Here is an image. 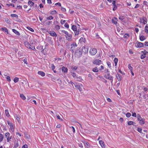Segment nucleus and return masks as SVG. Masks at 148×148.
I'll return each mask as SVG.
<instances>
[{
  "instance_id": "obj_1",
  "label": "nucleus",
  "mask_w": 148,
  "mask_h": 148,
  "mask_svg": "<svg viewBox=\"0 0 148 148\" xmlns=\"http://www.w3.org/2000/svg\"><path fill=\"white\" fill-rule=\"evenodd\" d=\"M25 46L27 48L31 49L32 50L35 49L34 47H32L31 45L29 44V42L27 41H25L24 43Z\"/></svg>"
},
{
  "instance_id": "obj_2",
  "label": "nucleus",
  "mask_w": 148,
  "mask_h": 148,
  "mask_svg": "<svg viewBox=\"0 0 148 148\" xmlns=\"http://www.w3.org/2000/svg\"><path fill=\"white\" fill-rule=\"evenodd\" d=\"M97 50L96 49L91 48L89 50V53L91 55H94L97 53Z\"/></svg>"
},
{
  "instance_id": "obj_3",
  "label": "nucleus",
  "mask_w": 148,
  "mask_h": 148,
  "mask_svg": "<svg viewBox=\"0 0 148 148\" xmlns=\"http://www.w3.org/2000/svg\"><path fill=\"white\" fill-rule=\"evenodd\" d=\"M75 57L77 58L80 57L82 56V52L80 49H77L75 52Z\"/></svg>"
},
{
  "instance_id": "obj_4",
  "label": "nucleus",
  "mask_w": 148,
  "mask_h": 148,
  "mask_svg": "<svg viewBox=\"0 0 148 148\" xmlns=\"http://www.w3.org/2000/svg\"><path fill=\"white\" fill-rule=\"evenodd\" d=\"M72 29L74 32L75 35H77L79 34V31L77 30L76 26L75 25H73L72 27Z\"/></svg>"
},
{
  "instance_id": "obj_5",
  "label": "nucleus",
  "mask_w": 148,
  "mask_h": 148,
  "mask_svg": "<svg viewBox=\"0 0 148 148\" xmlns=\"http://www.w3.org/2000/svg\"><path fill=\"white\" fill-rule=\"evenodd\" d=\"M77 46V45L75 42H73L71 44V47L70 50L73 53L74 52L75 48Z\"/></svg>"
},
{
  "instance_id": "obj_6",
  "label": "nucleus",
  "mask_w": 148,
  "mask_h": 148,
  "mask_svg": "<svg viewBox=\"0 0 148 148\" xmlns=\"http://www.w3.org/2000/svg\"><path fill=\"white\" fill-rule=\"evenodd\" d=\"M102 61L99 59H95L93 61L92 63L93 64L97 65H99L102 64Z\"/></svg>"
},
{
  "instance_id": "obj_7",
  "label": "nucleus",
  "mask_w": 148,
  "mask_h": 148,
  "mask_svg": "<svg viewBox=\"0 0 148 148\" xmlns=\"http://www.w3.org/2000/svg\"><path fill=\"white\" fill-rule=\"evenodd\" d=\"M140 23L145 24L147 23V19L145 17H143V18H140Z\"/></svg>"
},
{
  "instance_id": "obj_8",
  "label": "nucleus",
  "mask_w": 148,
  "mask_h": 148,
  "mask_svg": "<svg viewBox=\"0 0 148 148\" xmlns=\"http://www.w3.org/2000/svg\"><path fill=\"white\" fill-rule=\"evenodd\" d=\"M75 87L77 88L80 91H81L82 90V85L80 84H77L76 83L74 84Z\"/></svg>"
},
{
  "instance_id": "obj_9",
  "label": "nucleus",
  "mask_w": 148,
  "mask_h": 148,
  "mask_svg": "<svg viewBox=\"0 0 148 148\" xmlns=\"http://www.w3.org/2000/svg\"><path fill=\"white\" fill-rule=\"evenodd\" d=\"M88 47L87 46H84L82 47V52H84V53H88Z\"/></svg>"
},
{
  "instance_id": "obj_10",
  "label": "nucleus",
  "mask_w": 148,
  "mask_h": 148,
  "mask_svg": "<svg viewBox=\"0 0 148 148\" xmlns=\"http://www.w3.org/2000/svg\"><path fill=\"white\" fill-rule=\"evenodd\" d=\"M65 36L67 39L68 40H70L72 38V35L70 34H69V33L68 35H66Z\"/></svg>"
},
{
  "instance_id": "obj_11",
  "label": "nucleus",
  "mask_w": 148,
  "mask_h": 148,
  "mask_svg": "<svg viewBox=\"0 0 148 148\" xmlns=\"http://www.w3.org/2000/svg\"><path fill=\"white\" fill-rule=\"evenodd\" d=\"M116 77L117 78L119 81H120L122 79V77L121 76V75L118 74L116 75Z\"/></svg>"
},
{
  "instance_id": "obj_12",
  "label": "nucleus",
  "mask_w": 148,
  "mask_h": 148,
  "mask_svg": "<svg viewBox=\"0 0 148 148\" xmlns=\"http://www.w3.org/2000/svg\"><path fill=\"white\" fill-rule=\"evenodd\" d=\"M138 44L136 47H144V44L143 43L137 42Z\"/></svg>"
},
{
  "instance_id": "obj_13",
  "label": "nucleus",
  "mask_w": 148,
  "mask_h": 148,
  "mask_svg": "<svg viewBox=\"0 0 148 148\" xmlns=\"http://www.w3.org/2000/svg\"><path fill=\"white\" fill-rule=\"evenodd\" d=\"M99 143L103 148H105V145L104 144V142L102 140L99 141Z\"/></svg>"
},
{
  "instance_id": "obj_14",
  "label": "nucleus",
  "mask_w": 148,
  "mask_h": 148,
  "mask_svg": "<svg viewBox=\"0 0 148 148\" xmlns=\"http://www.w3.org/2000/svg\"><path fill=\"white\" fill-rule=\"evenodd\" d=\"M38 74L42 77L45 75V73L42 71H39L38 72Z\"/></svg>"
},
{
  "instance_id": "obj_15",
  "label": "nucleus",
  "mask_w": 148,
  "mask_h": 148,
  "mask_svg": "<svg viewBox=\"0 0 148 148\" xmlns=\"http://www.w3.org/2000/svg\"><path fill=\"white\" fill-rule=\"evenodd\" d=\"M79 42H80L81 43H82L83 42L84 43H85L86 42V40L85 38L83 37H81L79 40Z\"/></svg>"
},
{
  "instance_id": "obj_16",
  "label": "nucleus",
  "mask_w": 148,
  "mask_h": 148,
  "mask_svg": "<svg viewBox=\"0 0 148 148\" xmlns=\"http://www.w3.org/2000/svg\"><path fill=\"white\" fill-rule=\"evenodd\" d=\"M50 35L53 37H56L57 36V34L55 32L53 31L52 32H50L49 33Z\"/></svg>"
},
{
  "instance_id": "obj_17",
  "label": "nucleus",
  "mask_w": 148,
  "mask_h": 148,
  "mask_svg": "<svg viewBox=\"0 0 148 148\" xmlns=\"http://www.w3.org/2000/svg\"><path fill=\"white\" fill-rule=\"evenodd\" d=\"M71 75L74 78L76 77L77 78V80L78 78H79V77L76 76V73H74V72H71Z\"/></svg>"
},
{
  "instance_id": "obj_18",
  "label": "nucleus",
  "mask_w": 148,
  "mask_h": 148,
  "mask_svg": "<svg viewBox=\"0 0 148 148\" xmlns=\"http://www.w3.org/2000/svg\"><path fill=\"white\" fill-rule=\"evenodd\" d=\"M145 119L144 118H143L142 119L140 120L139 121V123L140 124L142 125L145 124Z\"/></svg>"
},
{
  "instance_id": "obj_19",
  "label": "nucleus",
  "mask_w": 148,
  "mask_h": 148,
  "mask_svg": "<svg viewBox=\"0 0 148 148\" xmlns=\"http://www.w3.org/2000/svg\"><path fill=\"white\" fill-rule=\"evenodd\" d=\"M62 71L64 73H66L67 72L68 69L66 67H65L64 66L62 68Z\"/></svg>"
},
{
  "instance_id": "obj_20",
  "label": "nucleus",
  "mask_w": 148,
  "mask_h": 148,
  "mask_svg": "<svg viewBox=\"0 0 148 148\" xmlns=\"http://www.w3.org/2000/svg\"><path fill=\"white\" fill-rule=\"evenodd\" d=\"M12 31L14 33H15L16 35H19V36L20 35V34L19 33L18 31H17L16 30L14 29H12Z\"/></svg>"
},
{
  "instance_id": "obj_21",
  "label": "nucleus",
  "mask_w": 148,
  "mask_h": 148,
  "mask_svg": "<svg viewBox=\"0 0 148 148\" xmlns=\"http://www.w3.org/2000/svg\"><path fill=\"white\" fill-rule=\"evenodd\" d=\"M129 125H135V123H134L132 121H129L127 123Z\"/></svg>"
},
{
  "instance_id": "obj_22",
  "label": "nucleus",
  "mask_w": 148,
  "mask_h": 148,
  "mask_svg": "<svg viewBox=\"0 0 148 148\" xmlns=\"http://www.w3.org/2000/svg\"><path fill=\"white\" fill-rule=\"evenodd\" d=\"M10 129L12 132H14V125L12 123H11L10 125Z\"/></svg>"
},
{
  "instance_id": "obj_23",
  "label": "nucleus",
  "mask_w": 148,
  "mask_h": 148,
  "mask_svg": "<svg viewBox=\"0 0 148 148\" xmlns=\"http://www.w3.org/2000/svg\"><path fill=\"white\" fill-rule=\"evenodd\" d=\"M139 38H140V40L141 41H143L145 39V36H140V35L139 36Z\"/></svg>"
},
{
  "instance_id": "obj_24",
  "label": "nucleus",
  "mask_w": 148,
  "mask_h": 148,
  "mask_svg": "<svg viewBox=\"0 0 148 148\" xmlns=\"http://www.w3.org/2000/svg\"><path fill=\"white\" fill-rule=\"evenodd\" d=\"M105 77L106 79H109L111 80H113V77L112 76H105Z\"/></svg>"
},
{
  "instance_id": "obj_25",
  "label": "nucleus",
  "mask_w": 148,
  "mask_h": 148,
  "mask_svg": "<svg viewBox=\"0 0 148 148\" xmlns=\"http://www.w3.org/2000/svg\"><path fill=\"white\" fill-rule=\"evenodd\" d=\"M92 70L94 72H97L99 71L98 68L97 67L93 68Z\"/></svg>"
},
{
  "instance_id": "obj_26",
  "label": "nucleus",
  "mask_w": 148,
  "mask_h": 148,
  "mask_svg": "<svg viewBox=\"0 0 148 148\" xmlns=\"http://www.w3.org/2000/svg\"><path fill=\"white\" fill-rule=\"evenodd\" d=\"M1 30H2L3 31H4L5 32H7L8 34V29L5 27H3L1 29Z\"/></svg>"
},
{
  "instance_id": "obj_27",
  "label": "nucleus",
  "mask_w": 148,
  "mask_h": 148,
  "mask_svg": "<svg viewBox=\"0 0 148 148\" xmlns=\"http://www.w3.org/2000/svg\"><path fill=\"white\" fill-rule=\"evenodd\" d=\"M114 61L115 64V66H116L117 65V62L118 61V59L116 58H115L114 60Z\"/></svg>"
},
{
  "instance_id": "obj_28",
  "label": "nucleus",
  "mask_w": 148,
  "mask_h": 148,
  "mask_svg": "<svg viewBox=\"0 0 148 148\" xmlns=\"http://www.w3.org/2000/svg\"><path fill=\"white\" fill-rule=\"evenodd\" d=\"M20 97L23 100H25L26 99V97L25 96L22 94H20Z\"/></svg>"
},
{
  "instance_id": "obj_29",
  "label": "nucleus",
  "mask_w": 148,
  "mask_h": 148,
  "mask_svg": "<svg viewBox=\"0 0 148 148\" xmlns=\"http://www.w3.org/2000/svg\"><path fill=\"white\" fill-rule=\"evenodd\" d=\"M5 136L6 138H8L10 136V134L9 132H7L5 134Z\"/></svg>"
},
{
  "instance_id": "obj_30",
  "label": "nucleus",
  "mask_w": 148,
  "mask_h": 148,
  "mask_svg": "<svg viewBox=\"0 0 148 148\" xmlns=\"http://www.w3.org/2000/svg\"><path fill=\"white\" fill-rule=\"evenodd\" d=\"M11 16L12 17H15L16 18L18 17V16L15 14H11Z\"/></svg>"
},
{
  "instance_id": "obj_31",
  "label": "nucleus",
  "mask_w": 148,
  "mask_h": 148,
  "mask_svg": "<svg viewBox=\"0 0 148 148\" xmlns=\"http://www.w3.org/2000/svg\"><path fill=\"white\" fill-rule=\"evenodd\" d=\"M28 4L30 5V6H32L33 5L34 3L31 1H29L28 2Z\"/></svg>"
},
{
  "instance_id": "obj_32",
  "label": "nucleus",
  "mask_w": 148,
  "mask_h": 148,
  "mask_svg": "<svg viewBox=\"0 0 148 148\" xmlns=\"http://www.w3.org/2000/svg\"><path fill=\"white\" fill-rule=\"evenodd\" d=\"M18 146H19L18 143L17 142L14 143V147L15 148H16V147H17Z\"/></svg>"
},
{
  "instance_id": "obj_33",
  "label": "nucleus",
  "mask_w": 148,
  "mask_h": 148,
  "mask_svg": "<svg viewBox=\"0 0 148 148\" xmlns=\"http://www.w3.org/2000/svg\"><path fill=\"white\" fill-rule=\"evenodd\" d=\"M142 119L139 114H137V119L138 121H140Z\"/></svg>"
},
{
  "instance_id": "obj_34",
  "label": "nucleus",
  "mask_w": 148,
  "mask_h": 148,
  "mask_svg": "<svg viewBox=\"0 0 148 148\" xmlns=\"http://www.w3.org/2000/svg\"><path fill=\"white\" fill-rule=\"evenodd\" d=\"M3 139V135L1 134H0V142L2 141Z\"/></svg>"
},
{
  "instance_id": "obj_35",
  "label": "nucleus",
  "mask_w": 148,
  "mask_h": 148,
  "mask_svg": "<svg viewBox=\"0 0 148 148\" xmlns=\"http://www.w3.org/2000/svg\"><path fill=\"white\" fill-rule=\"evenodd\" d=\"M5 114H6V116H9L10 115L8 112V110H5Z\"/></svg>"
},
{
  "instance_id": "obj_36",
  "label": "nucleus",
  "mask_w": 148,
  "mask_h": 148,
  "mask_svg": "<svg viewBox=\"0 0 148 148\" xmlns=\"http://www.w3.org/2000/svg\"><path fill=\"white\" fill-rule=\"evenodd\" d=\"M19 80V78L18 77H15L14 79V81L15 83H16L18 82Z\"/></svg>"
},
{
  "instance_id": "obj_37",
  "label": "nucleus",
  "mask_w": 148,
  "mask_h": 148,
  "mask_svg": "<svg viewBox=\"0 0 148 148\" xmlns=\"http://www.w3.org/2000/svg\"><path fill=\"white\" fill-rule=\"evenodd\" d=\"M27 29L28 30H30V31L32 32H34V29L32 28L29 27H27Z\"/></svg>"
},
{
  "instance_id": "obj_38",
  "label": "nucleus",
  "mask_w": 148,
  "mask_h": 148,
  "mask_svg": "<svg viewBox=\"0 0 148 148\" xmlns=\"http://www.w3.org/2000/svg\"><path fill=\"white\" fill-rule=\"evenodd\" d=\"M145 32L146 33H148V26L147 25L145 27Z\"/></svg>"
},
{
  "instance_id": "obj_39",
  "label": "nucleus",
  "mask_w": 148,
  "mask_h": 148,
  "mask_svg": "<svg viewBox=\"0 0 148 148\" xmlns=\"http://www.w3.org/2000/svg\"><path fill=\"white\" fill-rule=\"evenodd\" d=\"M12 138V136H10L7 139V140L8 142H9L11 141V139Z\"/></svg>"
},
{
  "instance_id": "obj_40",
  "label": "nucleus",
  "mask_w": 148,
  "mask_h": 148,
  "mask_svg": "<svg viewBox=\"0 0 148 148\" xmlns=\"http://www.w3.org/2000/svg\"><path fill=\"white\" fill-rule=\"evenodd\" d=\"M129 37V35L128 34H125L124 36V38H127Z\"/></svg>"
},
{
  "instance_id": "obj_41",
  "label": "nucleus",
  "mask_w": 148,
  "mask_h": 148,
  "mask_svg": "<svg viewBox=\"0 0 148 148\" xmlns=\"http://www.w3.org/2000/svg\"><path fill=\"white\" fill-rule=\"evenodd\" d=\"M128 68L131 71H132L133 68L131 66L130 64L128 65Z\"/></svg>"
},
{
  "instance_id": "obj_42",
  "label": "nucleus",
  "mask_w": 148,
  "mask_h": 148,
  "mask_svg": "<svg viewBox=\"0 0 148 148\" xmlns=\"http://www.w3.org/2000/svg\"><path fill=\"white\" fill-rule=\"evenodd\" d=\"M53 17L51 16H49V17H47V20H51L53 19Z\"/></svg>"
},
{
  "instance_id": "obj_43",
  "label": "nucleus",
  "mask_w": 148,
  "mask_h": 148,
  "mask_svg": "<svg viewBox=\"0 0 148 148\" xmlns=\"http://www.w3.org/2000/svg\"><path fill=\"white\" fill-rule=\"evenodd\" d=\"M131 116V113H129V112H127L126 114V116L127 117H130V116Z\"/></svg>"
},
{
  "instance_id": "obj_44",
  "label": "nucleus",
  "mask_w": 148,
  "mask_h": 148,
  "mask_svg": "<svg viewBox=\"0 0 148 148\" xmlns=\"http://www.w3.org/2000/svg\"><path fill=\"white\" fill-rule=\"evenodd\" d=\"M125 18L124 16H120L119 17V19L121 21L124 19Z\"/></svg>"
},
{
  "instance_id": "obj_45",
  "label": "nucleus",
  "mask_w": 148,
  "mask_h": 148,
  "mask_svg": "<svg viewBox=\"0 0 148 148\" xmlns=\"http://www.w3.org/2000/svg\"><path fill=\"white\" fill-rule=\"evenodd\" d=\"M61 32L62 33L65 34L66 35H68V32H67L66 31L64 30H62Z\"/></svg>"
},
{
  "instance_id": "obj_46",
  "label": "nucleus",
  "mask_w": 148,
  "mask_h": 148,
  "mask_svg": "<svg viewBox=\"0 0 148 148\" xmlns=\"http://www.w3.org/2000/svg\"><path fill=\"white\" fill-rule=\"evenodd\" d=\"M142 129L141 128L138 127V128L137 131L140 133H141L142 132Z\"/></svg>"
},
{
  "instance_id": "obj_47",
  "label": "nucleus",
  "mask_w": 148,
  "mask_h": 148,
  "mask_svg": "<svg viewBox=\"0 0 148 148\" xmlns=\"http://www.w3.org/2000/svg\"><path fill=\"white\" fill-rule=\"evenodd\" d=\"M57 81L58 82V83L59 84H61L62 83V81L59 78H58L57 79Z\"/></svg>"
},
{
  "instance_id": "obj_48",
  "label": "nucleus",
  "mask_w": 148,
  "mask_h": 148,
  "mask_svg": "<svg viewBox=\"0 0 148 148\" xmlns=\"http://www.w3.org/2000/svg\"><path fill=\"white\" fill-rule=\"evenodd\" d=\"M6 78L7 79V80L9 82H10V81H11V79H10V76H8Z\"/></svg>"
},
{
  "instance_id": "obj_49",
  "label": "nucleus",
  "mask_w": 148,
  "mask_h": 148,
  "mask_svg": "<svg viewBox=\"0 0 148 148\" xmlns=\"http://www.w3.org/2000/svg\"><path fill=\"white\" fill-rule=\"evenodd\" d=\"M85 144V146L87 148L90 146L89 144L87 142Z\"/></svg>"
},
{
  "instance_id": "obj_50",
  "label": "nucleus",
  "mask_w": 148,
  "mask_h": 148,
  "mask_svg": "<svg viewBox=\"0 0 148 148\" xmlns=\"http://www.w3.org/2000/svg\"><path fill=\"white\" fill-rule=\"evenodd\" d=\"M71 69L73 70H75L77 69V66H74V67L72 66Z\"/></svg>"
},
{
  "instance_id": "obj_51",
  "label": "nucleus",
  "mask_w": 148,
  "mask_h": 148,
  "mask_svg": "<svg viewBox=\"0 0 148 148\" xmlns=\"http://www.w3.org/2000/svg\"><path fill=\"white\" fill-rule=\"evenodd\" d=\"M104 67L103 66L101 65L100 67H99V71H101L102 69H104Z\"/></svg>"
},
{
  "instance_id": "obj_52",
  "label": "nucleus",
  "mask_w": 148,
  "mask_h": 148,
  "mask_svg": "<svg viewBox=\"0 0 148 148\" xmlns=\"http://www.w3.org/2000/svg\"><path fill=\"white\" fill-rule=\"evenodd\" d=\"M52 23V21H49L46 23V24L47 25H49Z\"/></svg>"
},
{
  "instance_id": "obj_53",
  "label": "nucleus",
  "mask_w": 148,
  "mask_h": 148,
  "mask_svg": "<svg viewBox=\"0 0 148 148\" xmlns=\"http://www.w3.org/2000/svg\"><path fill=\"white\" fill-rule=\"evenodd\" d=\"M57 117L58 119L61 120V121H63V119H61L60 118V117L59 115H57Z\"/></svg>"
},
{
  "instance_id": "obj_54",
  "label": "nucleus",
  "mask_w": 148,
  "mask_h": 148,
  "mask_svg": "<svg viewBox=\"0 0 148 148\" xmlns=\"http://www.w3.org/2000/svg\"><path fill=\"white\" fill-rule=\"evenodd\" d=\"M55 28L57 29H59L60 28V26L58 25H56L55 27Z\"/></svg>"
},
{
  "instance_id": "obj_55",
  "label": "nucleus",
  "mask_w": 148,
  "mask_h": 148,
  "mask_svg": "<svg viewBox=\"0 0 148 148\" xmlns=\"http://www.w3.org/2000/svg\"><path fill=\"white\" fill-rule=\"evenodd\" d=\"M56 12V11L55 10H54L53 11H51L50 12V14H53Z\"/></svg>"
},
{
  "instance_id": "obj_56",
  "label": "nucleus",
  "mask_w": 148,
  "mask_h": 148,
  "mask_svg": "<svg viewBox=\"0 0 148 148\" xmlns=\"http://www.w3.org/2000/svg\"><path fill=\"white\" fill-rule=\"evenodd\" d=\"M146 57V56L145 55L142 54V55H141L140 56V58L141 59H143L144 58H145Z\"/></svg>"
},
{
  "instance_id": "obj_57",
  "label": "nucleus",
  "mask_w": 148,
  "mask_h": 148,
  "mask_svg": "<svg viewBox=\"0 0 148 148\" xmlns=\"http://www.w3.org/2000/svg\"><path fill=\"white\" fill-rule=\"evenodd\" d=\"M107 65L108 66V67H109V68H110L111 67L110 63V62H107Z\"/></svg>"
},
{
  "instance_id": "obj_58",
  "label": "nucleus",
  "mask_w": 148,
  "mask_h": 148,
  "mask_svg": "<svg viewBox=\"0 0 148 148\" xmlns=\"http://www.w3.org/2000/svg\"><path fill=\"white\" fill-rule=\"evenodd\" d=\"M22 148H28V146L27 144H25L23 146Z\"/></svg>"
},
{
  "instance_id": "obj_59",
  "label": "nucleus",
  "mask_w": 148,
  "mask_h": 148,
  "mask_svg": "<svg viewBox=\"0 0 148 148\" xmlns=\"http://www.w3.org/2000/svg\"><path fill=\"white\" fill-rule=\"evenodd\" d=\"M64 27L66 28H69V25L67 23H66L64 25Z\"/></svg>"
},
{
  "instance_id": "obj_60",
  "label": "nucleus",
  "mask_w": 148,
  "mask_h": 148,
  "mask_svg": "<svg viewBox=\"0 0 148 148\" xmlns=\"http://www.w3.org/2000/svg\"><path fill=\"white\" fill-rule=\"evenodd\" d=\"M113 6L114 7L113 9V11H115L116 9L117 6L116 5H113Z\"/></svg>"
},
{
  "instance_id": "obj_61",
  "label": "nucleus",
  "mask_w": 148,
  "mask_h": 148,
  "mask_svg": "<svg viewBox=\"0 0 148 148\" xmlns=\"http://www.w3.org/2000/svg\"><path fill=\"white\" fill-rule=\"evenodd\" d=\"M31 102L32 103H33V102L36 105V101L35 100H31Z\"/></svg>"
},
{
  "instance_id": "obj_62",
  "label": "nucleus",
  "mask_w": 148,
  "mask_h": 148,
  "mask_svg": "<svg viewBox=\"0 0 148 148\" xmlns=\"http://www.w3.org/2000/svg\"><path fill=\"white\" fill-rule=\"evenodd\" d=\"M16 135H17V136L18 135V136H19L20 137H21V134L20 133H19L18 132H16Z\"/></svg>"
},
{
  "instance_id": "obj_63",
  "label": "nucleus",
  "mask_w": 148,
  "mask_h": 148,
  "mask_svg": "<svg viewBox=\"0 0 148 148\" xmlns=\"http://www.w3.org/2000/svg\"><path fill=\"white\" fill-rule=\"evenodd\" d=\"M132 116L134 117H136V113L134 112V113H132Z\"/></svg>"
},
{
  "instance_id": "obj_64",
  "label": "nucleus",
  "mask_w": 148,
  "mask_h": 148,
  "mask_svg": "<svg viewBox=\"0 0 148 148\" xmlns=\"http://www.w3.org/2000/svg\"><path fill=\"white\" fill-rule=\"evenodd\" d=\"M66 21L65 20H62L60 22V23L61 24H63Z\"/></svg>"
}]
</instances>
